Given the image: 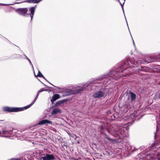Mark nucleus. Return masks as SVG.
I'll return each mask as SVG.
<instances>
[{"mask_svg":"<svg viewBox=\"0 0 160 160\" xmlns=\"http://www.w3.org/2000/svg\"><path fill=\"white\" fill-rule=\"evenodd\" d=\"M144 63V62L142 60H139L138 61H133L132 60L131 61L130 60H126L123 64L121 65L119 68H114L112 70L110 71L106 75H104L102 76L99 77L98 80H102L105 79L104 84H106L107 83H110L111 81H112V79H117L121 77L126 76L125 75L121 73L123 72L125 70H122V68H126L128 69L130 68H135L138 66L139 63Z\"/></svg>","mask_w":160,"mask_h":160,"instance_id":"1","label":"nucleus"},{"mask_svg":"<svg viewBox=\"0 0 160 160\" xmlns=\"http://www.w3.org/2000/svg\"><path fill=\"white\" fill-rule=\"evenodd\" d=\"M36 7L37 6L36 5L29 8V10L30 12V13L29 14L27 13L28 11L27 8H19L16 9L15 11L18 14L21 15L25 16H26L27 15L28 16H30L31 18V21H32Z\"/></svg>","mask_w":160,"mask_h":160,"instance_id":"2","label":"nucleus"},{"mask_svg":"<svg viewBox=\"0 0 160 160\" xmlns=\"http://www.w3.org/2000/svg\"><path fill=\"white\" fill-rule=\"evenodd\" d=\"M88 84L86 83L83 85L82 86H77L73 87L71 89L65 92V95L69 96L73 94H76L83 91L85 88L88 86Z\"/></svg>","mask_w":160,"mask_h":160,"instance_id":"3","label":"nucleus"},{"mask_svg":"<svg viewBox=\"0 0 160 160\" xmlns=\"http://www.w3.org/2000/svg\"><path fill=\"white\" fill-rule=\"evenodd\" d=\"M4 111L9 112H17L22 111L23 109L21 108H14L5 107L3 108Z\"/></svg>","mask_w":160,"mask_h":160,"instance_id":"4","label":"nucleus"},{"mask_svg":"<svg viewBox=\"0 0 160 160\" xmlns=\"http://www.w3.org/2000/svg\"><path fill=\"white\" fill-rule=\"evenodd\" d=\"M107 94V93L104 91H100L95 93L93 95V97L95 98H104L106 96Z\"/></svg>","mask_w":160,"mask_h":160,"instance_id":"5","label":"nucleus"},{"mask_svg":"<svg viewBox=\"0 0 160 160\" xmlns=\"http://www.w3.org/2000/svg\"><path fill=\"white\" fill-rule=\"evenodd\" d=\"M40 159L41 160H54L55 158L52 154H46L44 156L41 157Z\"/></svg>","mask_w":160,"mask_h":160,"instance_id":"6","label":"nucleus"},{"mask_svg":"<svg viewBox=\"0 0 160 160\" xmlns=\"http://www.w3.org/2000/svg\"><path fill=\"white\" fill-rule=\"evenodd\" d=\"M47 123L52 124V122L48 120L44 119L40 121L38 124L39 125H42Z\"/></svg>","mask_w":160,"mask_h":160,"instance_id":"7","label":"nucleus"},{"mask_svg":"<svg viewBox=\"0 0 160 160\" xmlns=\"http://www.w3.org/2000/svg\"><path fill=\"white\" fill-rule=\"evenodd\" d=\"M129 97L130 98L131 102H132L135 101L136 98L135 94L132 92H130Z\"/></svg>","mask_w":160,"mask_h":160,"instance_id":"8","label":"nucleus"},{"mask_svg":"<svg viewBox=\"0 0 160 160\" xmlns=\"http://www.w3.org/2000/svg\"><path fill=\"white\" fill-rule=\"evenodd\" d=\"M12 131L10 130L7 129L6 128H3L2 131V132L0 131V132L2 133L1 134H4L5 135L8 134L9 133L11 134V132ZM0 135H1V134H0Z\"/></svg>","mask_w":160,"mask_h":160,"instance_id":"9","label":"nucleus"},{"mask_svg":"<svg viewBox=\"0 0 160 160\" xmlns=\"http://www.w3.org/2000/svg\"><path fill=\"white\" fill-rule=\"evenodd\" d=\"M59 98L60 95L59 94H55L52 97V98L51 99V102H52L56 100L57 99Z\"/></svg>","mask_w":160,"mask_h":160,"instance_id":"10","label":"nucleus"},{"mask_svg":"<svg viewBox=\"0 0 160 160\" xmlns=\"http://www.w3.org/2000/svg\"><path fill=\"white\" fill-rule=\"evenodd\" d=\"M61 112L60 110L57 108L54 109L52 111V115H55L58 113H60Z\"/></svg>","mask_w":160,"mask_h":160,"instance_id":"11","label":"nucleus"},{"mask_svg":"<svg viewBox=\"0 0 160 160\" xmlns=\"http://www.w3.org/2000/svg\"><path fill=\"white\" fill-rule=\"evenodd\" d=\"M125 0H118V2H119L120 5H121L123 13H124V10L123 9V5L125 3Z\"/></svg>","mask_w":160,"mask_h":160,"instance_id":"12","label":"nucleus"},{"mask_svg":"<svg viewBox=\"0 0 160 160\" xmlns=\"http://www.w3.org/2000/svg\"><path fill=\"white\" fill-rule=\"evenodd\" d=\"M37 76L38 77H42L43 78L45 79L47 81V80L44 77L42 74L41 72L39 71H38V73L37 75Z\"/></svg>","mask_w":160,"mask_h":160,"instance_id":"13","label":"nucleus"},{"mask_svg":"<svg viewBox=\"0 0 160 160\" xmlns=\"http://www.w3.org/2000/svg\"><path fill=\"white\" fill-rule=\"evenodd\" d=\"M115 132L118 135L119 133H120L121 135L123 134V130L122 129H119L118 130H115Z\"/></svg>","mask_w":160,"mask_h":160,"instance_id":"14","label":"nucleus"},{"mask_svg":"<svg viewBox=\"0 0 160 160\" xmlns=\"http://www.w3.org/2000/svg\"><path fill=\"white\" fill-rule=\"evenodd\" d=\"M33 104L34 103H33L32 102V103L31 104H29V105H28L27 106H26L25 107H24L23 108H21L23 109V110H22V111H23V110H24L25 109H27L30 108Z\"/></svg>","mask_w":160,"mask_h":160,"instance_id":"15","label":"nucleus"},{"mask_svg":"<svg viewBox=\"0 0 160 160\" xmlns=\"http://www.w3.org/2000/svg\"><path fill=\"white\" fill-rule=\"evenodd\" d=\"M25 57H26V59L28 60V62H29V63L32 66V69H33V71H34V67H33V65L32 63L31 62L30 60V59L28 58L26 56H25Z\"/></svg>","mask_w":160,"mask_h":160,"instance_id":"16","label":"nucleus"},{"mask_svg":"<svg viewBox=\"0 0 160 160\" xmlns=\"http://www.w3.org/2000/svg\"><path fill=\"white\" fill-rule=\"evenodd\" d=\"M16 3H19V2H16L15 3H13L12 4H3V3H0V5H2V6H8V5H13L15 4Z\"/></svg>","mask_w":160,"mask_h":160,"instance_id":"17","label":"nucleus"},{"mask_svg":"<svg viewBox=\"0 0 160 160\" xmlns=\"http://www.w3.org/2000/svg\"><path fill=\"white\" fill-rule=\"evenodd\" d=\"M104 135L105 136V138L108 140L109 141H111L113 140V139H112L109 137L106 134H104Z\"/></svg>","mask_w":160,"mask_h":160,"instance_id":"18","label":"nucleus"},{"mask_svg":"<svg viewBox=\"0 0 160 160\" xmlns=\"http://www.w3.org/2000/svg\"><path fill=\"white\" fill-rule=\"evenodd\" d=\"M24 158H22V160L20 159V158H11L10 159H8V160H23L24 159Z\"/></svg>","mask_w":160,"mask_h":160,"instance_id":"19","label":"nucleus"},{"mask_svg":"<svg viewBox=\"0 0 160 160\" xmlns=\"http://www.w3.org/2000/svg\"><path fill=\"white\" fill-rule=\"evenodd\" d=\"M39 94V93L38 92V93L37 94V95L35 98L34 99V100L32 102L33 103H34L35 102H36V100H37V98L38 97Z\"/></svg>","mask_w":160,"mask_h":160,"instance_id":"20","label":"nucleus"},{"mask_svg":"<svg viewBox=\"0 0 160 160\" xmlns=\"http://www.w3.org/2000/svg\"><path fill=\"white\" fill-rule=\"evenodd\" d=\"M25 2L30 3H35V0H29L27 1H25Z\"/></svg>","mask_w":160,"mask_h":160,"instance_id":"21","label":"nucleus"},{"mask_svg":"<svg viewBox=\"0 0 160 160\" xmlns=\"http://www.w3.org/2000/svg\"><path fill=\"white\" fill-rule=\"evenodd\" d=\"M129 108H131L132 107H131L130 105L128 106V105H127V108H126L125 109L124 111L125 112H127L128 111V109H129Z\"/></svg>","mask_w":160,"mask_h":160,"instance_id":"22","label":"nucleus"},{"mask_svg":"<svg viewBox=\"0 0 160 160\" xmlns=\"http://www.w3.org/2000/svg\"><path fill=\"white\" fill-rule=\"evenodd\" d=\"M47 91V89H44V88H42V89H40L39 91H38V92L39 93H40V92H41L42 91Z\"/></svg>","mask_w":160,"mask_h":160,"instance_id":"23","label":"nucleus"},{"mask_svg":"<svg viewBox=\"0 0 160 160\" xmlns=\"http://www.w3.org/2000/svg\"><path fill=\"white\" fill-rule=\"evenodd\" d=\"M158 130V127L157 126L156 131V132H154V139H156L157 132Z\"/></svg>","mask_w":160,"mask_h":160,"instance_id":"24","label":"nucleus"},{"mask_svg":"<svg viewBox=\"0 0 160 160\" xmlns=\"http://www.w3.org/2000/svg\"><path fill=\"white\" fill-rule=\"evenodd\" d=\"M63 101H58V102L57 103H56V104L57 105H59V104H61L62 103H63Z\"/></svg>","mask_w":160,"mask_h":160,"instance_id":"25","label":"nucleus"},{"mask_svg":"<svg viewBox=\"0 0 160 160\" xmlns=\"http://www.w3.org/2000/svg\"><path fill=\"white\" fill-rule=\"evenodd\" d=\"M124 120H127L128 121H131V119H130V118H128V117H126L124 119Z\"/></svg>","mask_w":160,"mask_h":160,"instance_id":"26","label":"nucleus"},{"mask_svg":"<svg viewBox=\"0 0 160 160\" xmlns=\"http://www.w3.org/2000/svg\"><path fill=\"white\" fill-rule=\"evenodd\" d=\"M42 0H35V3H38Z\"/></svg>","mask_w":160,"mask_h":160,"instance_id":"27","label":"nucleus"},{"mask_svg":"<svg viewBox=\"0 0 160 160\" xmlns=\"http://www.w3.org/2000/svg\"><path fill=\"white\" fill-rule=\"evenodd\" d=\"M139 149V148H134V151L138 150Z\"/></svg>","mask_w":160,"mask_h":160,"instance_id":"28","label":"nucleus"},{"mask_svg":"<svg viewBox=\"0 0 160 160\" xmlns=\"http://www.w3.org/2000/svg\"><path fill=\"white\" fill-rule=\"evenodd\" d=\"M132 73L130 72V73H127L126 74V75H130Z\"/></svg>","mask_w":160,"mask_h":160,"instance_id":"29","label":"nucleus"},{"mask_svg":"<svg viewBox=\"0 0 160 160\" xmlns=\"http://www.w3.org/2000/svg\"><path fill=\"white\" fill-rule=\"evenodd\" d=\"M111 112L110 111H108V112H107V113L108 114H109V113H111Z\"/></svg>","mask_w":160,"mask_h":160,"instance_id":"30","label":"nucleus"},{"mask_svg":"<svg viewBox=\"0 0 160 160\" xmlns=\"http://www.w3.org/2000/svg\"><path fill=\"white\" fill-rule=\"evenodd\" d=\"M126 18V22H127V26H128V23L127 22V21L126 18Z\"/></svg>","mask_w":160,"mask_h":160,"instance_id":"31","label":"nucleus"},{"mask_svg":"<svg viewBox=\"0 0 160 160\" xmlns=\"http://www.w3.org/2000/svg\"><path fill=\"white\" fill-rule=\"evenodd\" d=\"M132 40H133V44L135 46V43H134V41L133 40V39H132Z\"/></svg>","mask_w":160,"mask_h":160,"instance_id":"32","label":"nucleus"},{"mask_svg":"<svg viewBox=\"0 0 160 160\" xmlns=\"http://www.w3.org/2000/svg\"><path fill=\"white\" fill-rule=\"evenodd\" d=\"M153 61H150L148 62H152Z\"/></svg>","mask_w":160,"mask_h":160,"instance_id":"33","label":"nucleus"},{"mask_svg":"<svg viewBox=\"0 0 160 160\" xmlns=\"http://www.w3.org/2000/svg\"><path fill=\"white\" fill-rule=\"evenodd\" d=\"M2 134V133L0 132V134Z\"/></svg>","mask_w":160,"mask_h":160,"instance_id":"34","label":"nucleus"},{"mask_svg":"<svg viewBox=\"0 0 160 160\" xmlns=\"http://www.w3.org/2000/svg\"><path fill=\"white\" fill-rule=\"evenodd\" d=\"M114 118H115L116 117L114 116Z\"/></svg>","mask_w":160,"mask_h":160,"instance_id":"35","label":"nucleus"},{"mask_svg":"<svg viewBox=\"0 0 160 160\" xmlns=\"http://www.w3.org/2000/svg\"><path fill=\"white\" fill-rule=\"evenodd\" d=\"M129 123L128 122L127 124L128 123Z\"/></svg>","mask_w":160,"mask_h":160,"instance_id":"36","label":"nucleus"}]
</instances>
